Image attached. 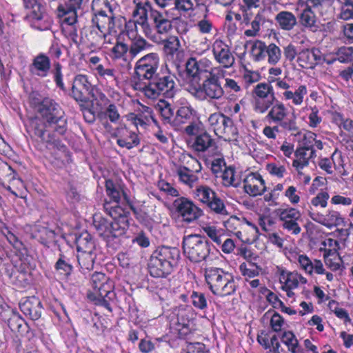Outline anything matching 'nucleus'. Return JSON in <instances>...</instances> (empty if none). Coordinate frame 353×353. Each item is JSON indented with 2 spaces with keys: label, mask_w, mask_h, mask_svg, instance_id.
I'll use <instances>...</instances> for the list:
<instances>
[{
  "label": "nucleus",
  "mask_w": 353,
  "mask_h": 353,
  "mask_svg": "<svg viewBox=\"0 0 353 353\" xmlns=\"http://www.w3.org/2000/svg\"><path fill=\"white\" fill-rule=\"evenodd\" d=\"M189 76L200 79L202 76L211 75L216 72H222L220 67H213L212 61L206 57H192L185 64Z\"/></svg>",
  "instance_id": "13"
},
{
  "label": "nucleus",
  "mask_w": 353,
  "mask_h": 353,
  "mask_svg": "<svg viewBox=\"0 0 353 353\" xmlns=\"http://www.w3.org/2000/svg\"><path fill=\"white\" fill-rule=\"evenodd\" d=\"M216 194L208 185H198L192 190L193 197L199 202L208 204Z\"/></svg>",
  "instance_id": "44"
},
{
  "label": "nucleus",
  "mask_w": 353,
  "mask_h": 353,
  "mask_svg": "<svg viewBox=\"0 0 353 353\" xmlns=\"http://www.w3.org/2000/svg\"><path fill=\"white\" fill-rule=\"evenodd\" d=\"M281 341L292 353H301L302 349L296 336L292 332L285 331L282 334Z\"/></svg>",
  "instance_id": "47"
},
{
  "label": "nucleus",
  "mask_w": 353,
  "mask_h": 353,
  "mask_svg": "<svg viewBox=\"0 0 353 353\" xmlns=\"http://www.w3.org/2000/svg\"><path fill=\"white\" fill-rule=\"evenodd\" d=\"M325 0H298L296 6L301 8L298 15L300 25L312 32L321 31V23L315 11L323 9Z\"/></svg>",
  "instance_id": "8"
},
{
  "label": "nucleus",
  "mask_w": 353,
  "mask_h": 353,
  "mask_svg": "<svg viewBox=\"0 0 353 353\" xmlns=\"http://www.w3.org/2000/svg\"><path fill=\"white\" fill-rule=\"evenodd\" d=\"M117 5L113 0H92V11L93 14L105 12H114Z\"/></svg>",
  "instance_id": "46"
},
{
  "label": "nucleus",
  "mask_w": 353,
  "mask_h": 353,
  "mask_svg": "<svg viewBox=\"0 0 353 353\" xmlns=\"http://www.w3.org/2000/svg\"><path fill=\"white\" fill-rule=\"evenodd\" d=\"M266 56H268V61L270 64H276L281 58V51L276 44L270 43L267 46Z\"/></svg>",
  "instance_id": "60"
},
{
  "label": "nucleus",
  "mask_w": 353,
  "mask_h": 353,
  "mask_svg": "<svg viewBox=\"0 0 353 353\" xmlns=\"http://www.w3.org/2000/svg\"><path fill=\"white\" fill-rule=\"evenodd\" d=\"M221 72H216L206 76L201 85V90L209 101H219L223 98L225 92L219 81Z\"/></svg>",
  "instance_id": "18"
},
{
  "label": "nucleus",
  "mask_w": 353,
  "mask_h": 353,
  "mask_svg": "<svg viewBox=\"0 0 353 353\" xmlns=\"http://www.w3.org/2000/svg\"><path fill=\"white\" fill-rule=\"evenodd\" d=\"M307 94V86L301 84L294 91L290 90L289 91L283 92L282 97L285 101H290L294 105L300 106L303 104Z\"/></svg>",
  "instance_id": "37"
},
{
  "label": "nucleus",
  "mask_w": 353,
  "mask_h": 353,
  "mask_svg": "<svg viewBox=\"0 0 353 353\" xmlns=\"http://www.w3.org/2000/svg\"><path fill=\"white\" fill-rule=\"evenodd\" d=\"M330 194L327 191L321 190L314 197H312L308 203V208L307 214L312 220L314 214H321L317 211L318 209H324L328 205Z\"/></svg>",
  "instance_id": "34"
},
{
  "label": "nucleus",
  "mask_w": 353,
  "mask_h": 353,
  "mask_svg": "<svg viewBox=\"0 0 353 353\" xmlns=\"http://www.w3.org/2000/svg\"><path fill=\"white\" fill-rule=\"evenodd\" d=\"M128 121H131L133 125L137 128V130H139V128L141 129H145L150 123L151 119L143 116L140 114L131 113L127 116Z\"/></svg>",
  "instance_id": "61"
},
{
  "label": "nucleus",
  "mask_w": 353,
  "mask_h": 353,
  "mask_svg": "<svg viewBox=\"0 0 353 353\" xmlns=\"http://www.w3.org/2000/svg\"><path fill=\"white\" fill-rule=\"evenodd\" d=\"M50 66L51 63L49 57L41 53L33 59L32 63L30 65V72L34 76L46 77L49 74Z\"/></svg>",
  "instance_id": "32"
},
{
  "label": "nucleus",
  "mask_w": 353,
  "mask_h": 353,
  "mask_svg": "<svg viewBox=\"0 0 353 353\" xmlns=\"http://www.w3.org/2000/svg\"><path fill=\"white\" fill-rule=\"evenodd\" d=\"M265 21V18L262 12H258V13L254 16L253 20L250 21V28L247 29L244 32V34L246 37H256L259 30L261 25L263 24Z\"/></svg>",
  "instance_id": "52"
},
{
  "label": "nucleus",
  "mask_w": 353,
  "mask_h": 353,
  "mask_svg": "<svg viewBox=\"0 0 353 353\" xmlns=\"http://www.w3.org/2000/svg\"><path fill=\"white\" fill-rule=\"evenodd\" d=\"M116 137L117 143L120 147L125 148L128 150L137 147L140 143L138 134L125 127L117 128Z\"/></svg>",
  "instance_id": "28"
},
{
  "label": "nucleus",
  "mask_w": 353,
  "mask_h": 353,
  "mask_svg": "<svg viewBox=\"0 0 353 353\" xmlns=\"http://www.w3.org/2000/svg\"><path fill=\"white\" fill-rule=\"evenodd\" d=\"M160 58L157 53L150 52L140 58L134 66V72L139 79H152L159 66Z\"/></svg>",
  "instance_id": "14"
},
{
  "label": "nucleus",
  "mask_w": 353,
  "mask_h": 353,
  "mask_svg": "<svg viewBox=\"0 0 353 353\" xmlns=\"http://www.w3.org/2000/svg\"><path fill=\"white\" fill-rule=\"evenodd\" d=\"M133 26H139L144 35L153 42H160L172 30L171 20L155 9L149 0H133Z\"/></svg>",
  "instance_id": "2"
},
{
  "label": "nucleus",
  "mask_w": 353,
  "mask_h": 353,
  "mask_svg": "<svg viewBox=\"0 0 353 353\" xmlns=\"http://www.w3.org/2000/svg\"><path fill=\"white\" fill-rule=\"evenodd\" d=\"M212 48L214 59L221 65L225 68H229L234 65V57L225 43L220 39H216L213 43Z\"/></svg>",
  "instance_id": "22"
},
{
  "label": "nucleus",
  "mask_w": 353,
  "mask_h": 353,
  "mask_svg": "<svg viewBox=\"0 0 353 353\" xmlns=\"http://www.w3.org/2000/svg\"><path fill=\"white\" fill-rule=\"evenodd\" d=\"M155 110L161 115L165 123H170L172 121L174 112L168 101L160 99L155 105Z\"/></svg>",
  "instance_id": "49"
},
{
  "label": "nucleus",
  "mask_w": 353,
  "mask_h": 353,
  "mask_svg": "<svg viewBox=\"0 0 353 353\" xmlns=\"http://www.w3.org/2000/svg\"><path fill=\"white\" fill-rule=\"evenodd\" d=\"M312 220L329 229L338 226H345V219L341 213L333 209H329L325 214H314Z\"/></svg>",
  "instance_id": "24"
},
{
  "label": "nucleus",
  "mask_w": 353,
  "mask_h": 353,
  "mask_svg": "<svg viewBox=\"0 0 353 353\" xmlns=\"http://www.w3.org/2000/svg\"><path fill=\"white\" fill-rule=\"evenodd\" d=\"M19 308L26 316H30L32 320H37L41 316V303L35 296L22 299L19 302Z\"/></svg>",
  "instance_id": "26"
},
{
  "label": "nucleus",
  "mask_w": 353,
  "mask_h": 353,
  "mask_svg": "<svg viewBox=\"0 0 353 353\" xmlns=\"http://www.w3.org/2000/svg\"><path fill=\"white\" fill-rule=\"evenodd\" d=\"M105 189L108 196L112 201L105 204V209L112 221L99 217L94 220V225L99 236L105 241H110L125 234L129 225L130 211L126 206L119 205L121 197L125 196L120 185L114 183L112 180H106Z\"/></svg>",
  "instance_id": "1"
},
{
  "label": "nucleus",
  "mask_w": 353,
  "mask_h": 353,
  "mask_svg": "<svg viewBox=\"0 0 353 353\" xmlns=\"http://www.w3.org/2000/svg\"><path fill=\"white\" fill-rule=\"evenodd\" d=\"M321 60V52L316 48L305 49L298 53L297 61L302 68H312Z\"/></svg>",
  "instance_id": "33"
},
{
  "label": "nucleus",
  "mask_w": 353,
  "mask_h": 353,
  "mask_svg": "<svg viewBox=\"0 0 353 353\" xmlns=\"http://www.w3.org/2000/svg\"><path fill=\"white\" fill-rule=\"evenodd\" d=\"M110 56L112 60L123 61L128 69L132 68V59L129 55V47L128 44L122 41H117L110 50Z\"/></svg>",
  "instance_id": "35"
},
{
  "label": "nucleus",
  "mask_w": 353,
  "mask_h": 353,
  "mask_svg": "<svg viewBox=\"0 0 353 353\" xmlns=\"http://www.w3.org/2000/svg\"><path fill=\"white\" fill-rule=\"evenodd\" d=\"M97 75L101 80H105L108 83H119V78L116 74V70L113 68H105L104 65L98 67Z\"/></svg>",
  "instance_id": "55"
},
{
  "label": "nucleus",
  "mask_w": 353,
  "mask_h": 353,
  "mask_svg": "<svg viewBox=\"0 0 353 353\" xmlns=\"http://www.w3.org/2000/svg\"><path fill=\"white\" fill-rule=\"evenodd\" d=\"M85 41L94 47L102 46L105 43H111L110 35L92 25L85 32Z\"/></svg>",
  "instance_id": "29"
},
{
  "label": "nucleus",
  "mask_w": 353,
  "mask_h": 353,
  "mask_svg": "<svg viewBox=\"0 0 353 353\" xmlns=\"http://www.w3.org/2000/svg\"><path fill=\"white\" fill-rule=\"evenodd\" d=\"M175 172L179 181L190 188H192L199 181L198 176L190 170V168L177 165Z\"/></svg>",
  "instance_id": "41"
},
{
  "label": "nucleus",
  "mask_w": 353,
  "mask_h": 353,
  "mask_svg": "<svg viewBox=\"0 0 353 353\" xmlns=\"http://www.w3.org/2000/svg\"><path fill=\"white\" fill-rule=\"evenodd\" d=\"M210 210L220 216H226L228 212L225 208L223 201L216 194L212 200L207 204Z\"/></svg>",
  "instance_id": "58"
},
{
  "label": "nucleus",
  "mask_w": 353,
  "mask_h": 353,
  "mask_svg": "<svg viewBox=\"0 0 353 353\" xmlns=\"http://www.w3.org/2000/svg\"><path fill=\"white\" fill-rule=\"evenodd\" d=\"M276 213L284 230L294 235L301 233V228L299 224V221L301 219L300 210L288 205L287 208H278Z\"/></svg>",
  "instance_id": "15"
},
{
  "label": "nucleus",
  "mask_w": 353,
  "mask_h": 353,
  "mask_svg": "<svg viewBox=\"0 0 353 353\" xmlns=\"http://www.w3.org/2000/svg\"><path fill=\"white\" fill-rule=\"evenodd\" d=\"M340 19L343 20H349L353 19V1L351 0H345L341 7Z\"/></svg>",
  "instance_id": "64"
},
{
  "label": "nucleus",
  "mask_w": 353,
  "mask_h": 353,
  "mask_svg": "<svg viewBox=\"0 0 353 353\" xmlns=\"http://www.w3.org/2000/svg\"><path fill=\"white\" fill-rule=\"evenodd\" d=\"M267 46L261 41H254L251 46L250 54L254 61L264 60L266 57Z\"/></svg>",
  "instance_id": "51"
},
{
  "label": "nucleus",
  "mask_w": 353,
  "mask_h": 353,
  "mask_svg": "<svg viewBox=\"0 0 353 353\" xmlns=\"http://www.w3.org/2000/svg\"><path fill=\"white\" fill-rule=\"evenodd\" d=\"M212 142L213 140L210 135L204 131L201 134H198L194 140L189 141V144L194 150L203 152L212 145Z\"/></svg>",
  "instance_id": "40"
},
{
  "label": "nucleus",
  "mask_w": 353,
  "mask_h": 353,
  "mask_svg": "<svg viewBox=\"0 0 353 353\" xmlns=\"http://www.w3.org/2000/svg\"><path fill=\"white\" fill-rule=\"evenodd\" d=\"M265 119L270 123L279 125L283 132H297L299 128L296 123V117L292 114H290L288 108L279 101L269 110Z\"/></svg>",
  "instance_id": "9"
},
{
  "label": "nucleus",
  "mask_w": 353,
  "mask_h": 353,
  "mask_svg": "<svg viewBox=\"0 0 353 353\" xmlns=\"http://www.w3.org/2000/svg\"><path fill=\"white\" fill-rule=\"evenodd\" d=\"M165 38L161 39L160 42H154L157 44L163 45V52L168 57L173 56L178 53L181 48V42L178 37L174 35H169Z\"/></svg>",
  "instance_id": "38"
},
{
  "label": "nucleus",
  "mask_w": 353,
  "mask_h": 353,
  "mask_svg": "<svg viewBox=\"0 0 353 353\" xmlns=\"http://www.w3.org/2000/svg\"><path fill=\"white\" fill-rule=\"evenodd\" d=\"M174 205L178 216L185 223H192L203 214V210L187 198L181 197L176 199Z\"/></svg>",
  "instance_id": "16"
},
{
  "label": "nucleus",
  "mask_w": 353,
  "mask_h": 353,
  "mask_svg": "<svg viewBox=\"0 0 353 353\" xmlns=\"http://www.w3.org/2000/svg\"><path fill=\"white\" fill-rule=\"evenodd\" d=\"M222 183L225 186L238 187L240 185V179L236 175L235 170L232 168H225L221 174Z\"/></svg>",
  "instance_id": "54"
},
{
  "label": "nucleus",
  "mask_w": 353,
  "mask_h": 353,
  "mask_svg": "<svg viewBox=\"0 0 353 353\" xmlns=\"http://www.w3.org/2000/svg\"><path fill=\"white\" fill-rule=\"evenodd\" d=\"M340 117L339 128L343 130L341 131L339 135L342 138V141H344V139L353 138V120L345 119L341 116Z\"/></svg>",
  "instance_id": "59"
},
{
  "label": "nucleus",
  "mask_w": 353,
  "mask_h": 353,
  "mask_svg": "<svg viewBox=\"0 0 353 353\" xmlns=\"http://www.w3.org/2000/svg\"><path fill=\"white\" fill-rule=\"evenodd\" d=\"M125 32L128 38L130 40L129 47V55L132 60L139 54L143 51L148 50L152 48V45L147 41L137 32V27L133 26V22H129L125 26Z\"/></svg>",
  "instance_id": "17"
},
{
  "label": "nucleus",
  "mask_w": 353,
  "mask_h": 353,
  "mask_svg": "<svg viewBox=\"0 0 353 353\" xmlns=\"http://www.w3.org/2000/svg\"><path fill=\"white\" fill-rule=\"evenodd\" d=\"M175 314L176 316V325L192 324L193 312L191 307L180 306L175 310Z\"/></svg>",
  "instance_id": "48"
},
{
  "label": "nucleus",
  "mask_w": 353,
  "mask_h": 353,
  "mask_svg": "<svg viewBox=\"0 0 353 353\" xmlns=\"http://www.w3.org/2000/svg\"><path fill=\"white\" fill-rule=\"evenodd\" d=\"M300 268L308 275L313 274H323L325 269L321 260L311 259L306 254H299L296 258Z\"/></svg>",
  "instance_id": "27"
},
{
  "label": "nucleus",
  "mask_w": 353,
  "mask_h": 353,
  "mask_svg": "<svg viewBox=\"0 0 353 353\" xmlns=\"http://www.w3.org/2000/svg\"><path fill=\"white\" fill-rule=\"evenodd\" d=\"M133 26H139L144 35L153 42H160L172 30L171 20L155 9L149 0H133Z\"/></svg>",
  "instance_id": "3"
},
{
  "label": "nucleus",
  "mask_w": 353,
  "mask_h": 353,
  "mask_svg": "<svg viewBox=\"0 0 353 353\" xmlns=\"http://www.w3.org/2000/svg\"><path fill=\"white\" fill-rule=\"evenodd\" d=\"M175 76L170 71L161 72L156 75L148 84L134 81L132 87L134 90L141 91L145 97L156 99L162 96L172 98L176 92Z\"/></svg>",
  "instance_id": "4"
},
{
  "label": "nucleus",
  "mask_w": 353,
  "mask_h": 353,
  "mask_svg": "<svg viewBox=\"0 0 353 353\" xmlns=\"http://www.w3.org/2000/svg\"><path fill=\"white\" fill-rule=\"evenodd\" d=\"M276 98L270 83H259L252 90V108L258 114H264L274 105Z\"/></svg>",
  "instance_id": "11"
},
{
  "label": "nucleus",
  "mask_w": 353,
  "mask_h": 353,
  "mask_svg": "<svg viewBox=\"0 0 353 353\" xmlns=\"http://www.w3.org/2000/svg\"><path fill=\"white\" fill-rule=\"evenodd\" d=\"M208 123L209 128L219 138L228 141L236 140L238 130L230 117L223 114L215 112L210 115Z\"/></svg>",
  "instance_id": "12"
},
{
  "label": "nucleus",
  "mask_w": 353,
  "mask_h": 353,
  "mask_svg": "<svg viewBox=\"0 0 353 353\" xmlns=\"http://www.w3.org/2000/svg\"><path fill=\"white\" fill-rule=\"evenodd\" d=\"M245 225L253 226V225L245 218L241 219L236 216H230L224 222V226L226 230L230 232L234 233L239 238H241L242 235L241 230Z\"/></svg>",
  "instance_id": "39"
},
{
  "label": "nucleus",
  "mask_w": 353,
  "mask_h": 353,
  "mask_svg": "<svg viewBox=\"0 0 353 353\" xmlns=\"http://www.w3.org/2000/svg\"><path fill=\"white\" fill-rule=\"evenodd\" d=\"M55 268L57 270L62 271V273L65 275L70 274L73 269L72 265L70 263L68 259L62 254L57 261Z\"/></svg>",
  "instance_id": "63"
},
{
  "label": "nucleus",
  "mask_w": 353,
  "mask_h": 353,
  "mask_svg": "<svg viewBox=\"0 0 353 353\" xmlns=\"http://www.w3.org/2000/svg\"><path fill=\"white\" fill-rule=\"evenodd\" d=\"M316 156L315 150L311 147H302L295 152V159L292 162V166L299 174H302V170L309 165L310 159Z\"/></svg>",
  "instance_id": "30"
},
{
  "label": "nucleus",
  "mask_w": 353,
  "mask_h": 353,
  "mask_svg": "<svg viewBox=\"0 0 353 353\" xmlns=\"http://www.w3.org/2000/svg\"><path fill=\"white\" fill-rule=\"evenodd\" d=\"M77 252L95 253L94 242L88 232L82 233L76 239Z\"/></svg>",
  "instance_id": "43"
},
{
  "label": "nucleus",
  "mask_w": 353,
  "mask_h": 353,
  "mask_svg": "<svg viewBox=\"0 0 353 353\" xmlns=\"http://www.w3.org/2000/svg\"><path fill=\"white\" fill-rule=\"evenodd\" d=\"M279 281L281 289L286 292V295L293 298L294 293L292 290L297 288L300 284H305L307 280L297 272L281 270L279 272Z\"/></svg>",
  "instance_id": "19"
},
{
  "label": "nucleus",
  "mask_w": 353,
  "mask_h": 353,
  "mask_svg": "<svg viewBox=\"0 0 353 353\" xmlns=\"http://www.w3.org/2000/svg\"><path fill=\"white\" fill-rule=\"evenodd\" d=\"M239 270L243 276L253 278L259 274L261 271V268L256 263L251 261L247 263H243L239 265Z\"/></svg>",
  "instance_id": "57"
},
{
  "label": "nucleus",
  "mask_w": 353,
  "mask_h": 353,
  "mask_svg": "<svg viewBox=\"0 0 353 353\" xmlns=\"http://www.w3.org/2000/svg\"><path fill=\"white\" fill-rule=\"evenodd\" d=\"M192 304L197 309L205 310L208 307V301L203 293L192 292L190 295Z\"/></svg>",
  "instance_id": "62"
},
{
  "label": "nucleus",
  "mask_w": 353,
  "mask_h": 353,
  "mask_svg": "<svg viewBox=\"0 0 353 353\" xmlns=\"http://www.w3.org/2000/svg\"><path fill=\"white\" fill-rule=\"evenodd\" d=\"M274 19L279 28L285 31H290L297 25V18L290 11L283 10L279 12L275 16Z\"/></svg>",
  "instance_id": "36"
},
{
  "label": "nucleus",
  "mask_w": 353,
  "mask_h": 353,
  "mask_svg": "<svg viewBox=\"0 0 353 353\" xmlns=\"http://www.w3.org/2000/svg\"><path fill=\"white\" fill-rule=\"evenodd\" d=\"M180 258L179 250L176 248L162 246L152 254L148 263L150 273L153 277H164L170 274Z\"/></svg>",
  "instance_id": "5"
},
{
  "label": "nucleus",
  "mask_w": 353,
  "mask_h": 353,
  "mask_svg": "<svg viewBox=\"0 0 353 353\" xmlns=\"http://www.w3.org/2000/svg\"><path fill=\"white\" fill-rule=\"evenodd\" d=\"M243 189L250 196L263 194L266 190L265 182L258 172H250L243 179Z\"/></svg>",
  "instance_id": "23"
},
{
  "label": "nucleus",
  "mask_w": 353,
  "mask_h": 353,
  "mask_svg": "<svg viewBox=\"0 0 353 353\" xmlns=\"http://www.w3.org/2000/svg\"><path fill=\"white\" fill-rule=\"evenodd\" d=\"M8 325L12 332H22L24 331L25 321L15 310H12L8 319Z\"/></svg>",
  "instance_id": "53"
},
{
  "label": "nucleus",
  "mask_w": 353,
  "mask_h": 353,
  "mask_svg": "<svg viewBox=\"0 0 353 353\" xmlns=\"http://www.w3.org/2000/svg\"><path fill=\"white\" fill-rule=\"evenodd\" d=\"M31 235L33 239H37L45 245L52 241L55 236L54 231L41 225L34 226Z\"/></svg>",
  "instance_id": "42"
},
{
  "label": "nucleus",
  "mask_w": 353,
  "mask_h": 353,
  "mask_svg": "<svg viewBox=\"0 0 353 353\" xmlns=\"http://www.w3.org/2000/svg\"><path fill=\"white\" fill-rule=\"evenodd\" d=\"M193 115V110L191 106L185 103L183 104L176 111L174 122L176 124L185 123L190 121Z\"/></svg>",
  "instance_id": "50"
},
{
  "label": "nucleus",
  "mask_w": 353,
  "mask_h": 353,
  "mask_svg": "<svg viewBox=\"0 0 353 353\" xmlns=\"http://www.w3.org/2000/svg\"><path fill=\"white\" fill-rule=\"evenodd\" d=\"M77 258L80 271L83 274H86L94 267L96 254L90 252H78Z\"/></svg>",
  "instance_id": "45"
},
{
  "label": "nucleus",
  "mask_w": 353,
  "mask_h": 353,
  "mask_svg": "<svg viewBox=\"0 0 353 353\" xmlns=\"http://www.w3.org/2000/svg\"><path fill=\"white\" fill-rule=\"evenodd\" d=\"M38 112L46 127L53 128L59 134L67 130V121L61 107L52 99H44L38 107Z\"/></svg>",
  "instance_id": "7"
},
{
  "label": "nucleus",
  "mask_w": 353,
  "mask_h": 353,
  "mask_svg": "<svg viewBox=\"0 0 353 353\" xmlns=\"http://www.w3.org/2000/svg\"><path fill=\"white\" fill-rule=\"evenodd\" d=\"M91 285L96 296L110 299V295L113 294V282L103 273H94L91 278Z\"/></svg>",
  "instance_id": "20"
},
{
  "label": "nucleus",
  "mask_w": 353,
  "mask_h": 353,
  "mask_svg": "<svg viewBox=\"0 0 353 353\" xmlns=\"http://www.w3.org/2000/svg\"><path fill=\"white\" fill-rule=\"evenodd\" d=\"M183 249L184 254L194 263L205 260L210 252L208 241L196 234L188 235L183 238Z\"/></svg>",
  "instance_id": "10"
},
{
  "label": "nucleus",
  "mask_w": 353,
  "mask_h": 353,
  "mask_svg": "<svg viewBox=\"0 0 353 353\" xmlns=\"http://www.w3.org/2000/svg\"><path fill=\"white\" fill-rule=\"evenodd\" d=\"M266 170L272 176L277 179L283 178L288 173L286 166L280 162L268 163L266 165Z\"/></svg>",
  "instance_id": "56"
},
{
  "label": "nucleus",
  "mask_w": 353,
  "mask_h": 353,
  "mask_svg": "<svg viewBox=\"0 0 353 353\" xmlns=\"http://www.w3.org/2000/svg\"><path fill=\"white\" fill-rule=\"evenodd\" d=\"M88 0H67L65 6L58 8L59 14L63 18V23L72 26L77 21V10L83 8Z\"/></svg>",
  "instance_id": "21"
},
{
  "label": "nucleus",
  "mask_w": 353,
  "mask_h": 353,
  "mask_svg": "<svg viewBox=\"0 0 353 353\" xmlns=\"http://www.w3.org/2000/svg\"><path fill=\"white\" fill-rule=\"evenodd\" d=\"M92 23L99 29L102 30L110 35L112 32H116L115 28V14L114 12H105L99 14H93Z\"/></svg>",
  "instance_id": "31"
},
{
  "label": "nucleus",
  "mask_w": 353,
  "mask_h": 353,
  "mask_svg": "<svg viewBox=\"0 0 353 353\" xmlns=\"http://www.w3.org/2000/svg\"><path fill=\"white\" fill-rule=\"evenodd\" d=\"M92 88L88 77L78 74L74 77L72 87V96L77 101H85Z\"/></svg>",
  "instance_id": "25"
},
{
  "label": "nucleus",
  "mask_w": 353,
  "mask_h": 353,
  "mask_svg": "<svg viewBox=\"0 0 353 353\" xmlns=\"http://www.w3.org/2000/svg\"><path fill=\"white\" fill-rule=\"evenodd\" d=\"M205 282L213 294L224 297L236 290L234 275L222 268L209 267L204 270Z\"/></svg>",
  "instance_id": "6"
}]
</instances>
